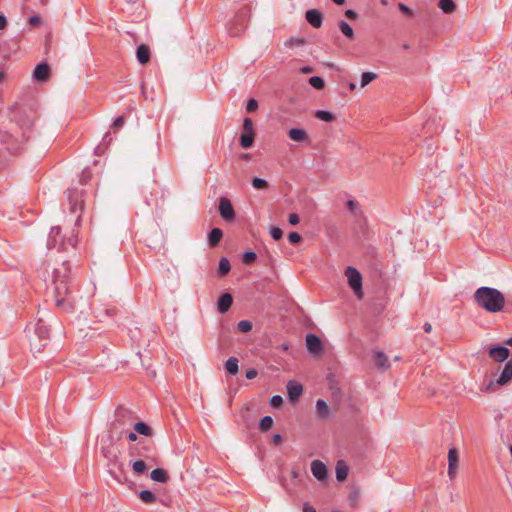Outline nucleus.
Here are the masks:
<instances>
[{"instance_id": "obj_61", "label": "nucleus", "mask_w": 512, "mask_h": 512, "mask_svg": "<svg viewBox=\"0 0 512 512\" xmlns=\"http://www.w3.org/2000/svg\"><path fill=\"white\" fill-rule=\"evenodd\" d=\"M303 512H316V509L308 504H305L303 507Z\"/></svg>"}, {"instance_id": "obj_62", "label": "nucleus", "mask_w": 512, "mask_h": 512, "mask_svg": "<svg viewBox=\"0 0 512 512\" xmlns=\"http://www.w3.org/2000/svg\"><path fill=\"white\" fill-rule=\"evenodd\" d=\"M423 329L425 333H430L432 331V325L428 322L424 323Z\"/></svg>"}, {"instance_id": "obj_14", "label": "nucleus", "mask_w": 512, "mask_h": 512, "mask_svg": "<svg viewBox=\"0 0 512 512\" xmlns=\"http://www.w3.org/2000/svg\"><path fill=\"white\" fill-rule=\"evenodd\" d=\"M306 21L314 28H320L323 23V15L318 9H309L305 13Z\"/></svg>"}, {"instance_id": "obj_9", "label": "nucleus", "mask_w": 512, "mask_h": 512, "mask_svg": "<svg viewBox=\"0 0 512 512\" xmlns=\"http://www.w3.org/2000/svg\"><path fill=\"white\" fill-rule=\"evenodd\" d=\"M83 190H79L77 188L68 189L67 197L70 204L71 212H76L78 209L82 210L83 208Z\"/></svg>"}, {"instance_id": "obj_39", "label": "nucleus", "mask_w": 512, "mask_h": 512, "mask_svg": "<svg viewBox=\"0 0 512 512\" xmlns=\"http://www.w3.org/2000/svg\"><path fill=\"white\" fill-rule=\"evenodd\" d=\"M111 141H112V137H111L110 133L109 132L105 133V135L103 136L102 142L100 143V145H98L95 148V154L101 155V153L103 151V147L108 145Z\"/></svg>"}, {"instance_id": "obj_33", "label": "nucleus", "mask_w": 512, "mask_h": 512, "mask_svg": "<svg viewBox=\"0 0 512 512\" xmlns=\"http://www.w3.org/2000/svg\"><path fill=\"white\" fill-rule=\"evenodd\" d=\"M139 498L144 503H154L156 501L155 494L152 491L148 490V489L141 490L139 492Z\"/></svg>"}, {"instance_id": "obj_37", "label": "nucleus", "mask_w": 512, "mask_h": 512, "mask_svg": "<svg viewBox=\"0 0 512 512\" xmlns=\"http://www.w3.org/2000/svg\"><path fill=\"white\" fill-rule=\"evenodd\" d=\"M315 117L324 122H332L335 120L334 114L326 110H318L315 113Z\"/></svg>"}, {"instance_id": "obj_52", "label": "nucleus", "mask_w": 512, "mask_h": 512, "mask_svg": "<svg viewBox=\"0 0 512 512\" xmlns=\"http://www.w3.org/2000/svg\"><path fill=\"white\" fill-rule=\"evenodd\" d=\"M29 24L32 27H36L41 24V18L38 15H33L29 18Z\"/></svg>"}, {"instance_id": "obj_57", "label": "nucleus", "mask_w": 512, "mask_h": 512, "mask_svg": "<svg viewBox=\"0 0 512 512\" xmlns=\"http://www.w3.org/2000/svg\"><path fill=\"white\" fill-rule=\"evenodd\" d=\"M345 15L348 18H350V19H356L357 18V13L354 10H352V9L346 10Z\"/></svg>"}, {"instance_id": "obj_5", "label": "nucleus", "mask_w": 512, "mask_h": 512, "mask_svg": "<svg viewBox=\"0 0 512 512\" xmlns=\"http://www.w3.org/2000/svg\"><path fill=\"white\" fill-rule=\"evenodd\" d=\"M34 335L39 340V343H36L33 338H31V349L37 352H40L42 348H44L47 344V341L50 336L49 327L43 322L42 319H39L35 325Z\"/></svg>"}, {"instance_id": "obj_53", "label": "nucleus", "mask_w": 512, "mask_h": 512, "mask_svg": "<svg viewBox=\"0 0 512 512\" xmlns=\"http://www.w3.org/2000/svg\"><path fill=\"white\" fill-rule=\"evenodd\" d=\"M346 207L350 212H354L358 208V203L355 200H348L346 203Z\"/></svg>"}, {"instance_id": "obj_26", "label": "nucleus", "mask_w": 512, "mask_h": 512, "mask_svg": "<svg viewBox=\"0 0 512 512\" xmlns=\"http://www.w3.org/2000/svg\"><path fill=\"white\" fill-rule=\"evenodd\" d=\"M348 466L345 464L344 461L340 460L337 462L336 465V478L338 481L342 482L344 481L348 476Z\"/></svg>"}, {"instance_id": "obj_58", "label": "nucleus", "mask_w": 512, "mask_h": 512, "mask_svg": "<svg viewBox=\"0 0 512 512\" xmlns=\"http://www.w3.org/2000/svg\"><path fill=\"white\" fill-rule=\"evenodd\" d=\"M136 433H137V432H135V431H129V432L127 433V438L129 439V441H132V442L137 441V439H138V438H137Z\"/></svg>"}, {"instance_id": "obj_64", "label": "nucleus", "mask_w": 512, "mask_h": 512, "mask_svg": "<svg viewBox=\"0 0 512 512\" xmlns=\"http://www.w3.org/2000/svg\"><path fill=\"white\" fill-rule=\"evenodd\" d=\"M506 344L512 346V337L506 340Z\"/></svg>"}, {"instance_id": "obj_18", "label": "nucleus", "mask_w": 512, "mask_h": 512, "mask_svg": "<svg viewBox=\"0 0 512 512\" xmlns=\"http://www.w3.org/2000/svg\"><path fill=\"white\" fill-rule=\"evenodd\" d=\"M287 392L290 401L294 402L296 401L303 392V387L301 384L297 383L296 381L290 380L287 383Z\"/></svg>"}, {"instance_id": "obj_30", "label": "nucleus", "mask_w": 512, "mask_h": 512, "mask_svg": "<svg viewBox=\"0 0 512 512\" xmlns=\"http://www.w3.org/2000/svg\"><path fill=\"white\" fill-rule=\"evenodd\" d=\"M439 8L447 14L455 11L456 5L453 0H439Z\"/></svg>"}, {"instance_id": "obj_15", "label": "nucleus", "mask_w": 512, "mask_h": 512, "mask_svg": "<svg viewBox=\"0 0 512 512\" xmlns=\"http://www.w3.org/2000/svg\"><path fill=\"white\" fill-rule=\"evenodd\" d=\"M510 351L505 346H492L489 348V356L496 362H503L509 357Z\"/></svg>"}, {"instance_id": "obj_27", "label": "nucleus", "mask_w": 512, "mask_h": 512, "mask_svg": "<svg viewBox=\"0 0 512 512\" xmlns=\"http://www.w3.org/2000/svg\"><path fill=\"white\" fill-rule=\"evenodd\" d=\"M238 364H239V360L236 357L231 356L227 359V361L225 363V369L229 374L235 375L238 373V370H239Z\"/></svg>"}, {"instance_id": "obj_42", "label": "nucleus", "mask_w": 512, "mask_h": 512, "mask_svg": "<svg viewBox=\"0 0 512 512\" xmlns=\"http://www.w3.org/2000/svg\"><path fill=\"white\" fill-rule=\"evenodd\" d=\"M256 258H257V254L254 251L249 250L243 254L242 261L244 264L250 265L256 260Z\"/></svg>"}, {"instance_id": "obj_25", "label": "nucleus", "mask_w": 512, "mask_h": 512, "mask_svg": "<svg viewBox=\"0 0 512 512\" xmlns=\"http://www.w3.org/2000/svg\"><path fill=\"white\" fill-rule=\"evenodd\" d=\"M150 477L153 481L159 483H166L169 480L167 472L162 468H156L152 470Z\"/></svg>"}, {"instance_id": "obj_2", "label": "nucleus", "mask_w": 512, "mask_h": 512, "mask_svg": "<svg viewBox=\"0 0 512 512\" xmlns=\"http://www.w3.org/2000/svg\"><path fill=\"white\" fill-rule=\"evenodd\" d=\"M474 299L479 307L490 313L500 312L505 304L503 293L496 288L487 286L478 288L474 293Z\"/></svg>"}, {"instance_id": "obj_41", "label": "nucleus", "mask_w": 512, "mask_h": 512, "mask_svg": "<svg viewBox=\"0 0 512 512\" xmlns=\"http://www.w3.org/2000/svg\"><path fill=\"white\" fill-rule=\"evenodd\" d=\"M237 329L241 333H248L252 330V323L249 320H241L237 323Z\"/></svg>"}, {"instance_id": "obj_8", "label": "nucleus", "mask_w": 512, "mask_h": 512, "mask_svg": "<svg viewBox=\"0 0 512 512\" xmlns=\"http://www.w3.org/2000/svg\"><path fill=\"white\" fill-rule=\"evenodd\" d=\"M60 227L54 226L50 229L48 239H47V248L54 249L56 248L58 251L66 250V243L64 238L60 237Z\"/></svg>"}, {"instance_id": "obj_54", "label": "nucleus", "mask_w": 512, "mask_h": 512, "mask_svg": "<svg viewBox=\"0 0 512 512\" xmlns=\"http://www.w3.org/2000/svg\"><path fill=\"white\" fill-rule=\"evenodd\" d=\"M65 243H66V247L69 245L71 247H75L76 244H77V237L72 235L71 237L67 238V239H64Z\"/></svg>"}, {"instance_id": "obj_60", "label": "nucleus", "mask_w": 512, "mask_h": 512, "mask_svg": "<svg viewBox=\"0 0 512 512\" xmlns=\"http://www.w3.org/2000/svg\"><path fill=\"white\" fill-rule=\"evenodd\" d=\"M281 441H282V436H281L279 433H275V434L272 436V442H273L274 444H279Z\"/></svg>"}, {"instance_id": "obj_46", "label": "nucleus", "mask_w": 512, "mask_h": 512, "mask_svg": "<svg viewBox=\"0 0 512 512\" xmlns=\"http://www.w3.org/2000/svg\"><path fill=\"white\" fill-rule=\"evenodd\" d=\"M288 240L291 244L295 245L301 242L302 237L298 232H290L288 235Z\"/></svg>"}, {"instance_id": "obj_10", "label": "nucleus", "mask_w": 512, "mask_h": 512, "mask_svg": "<svg viewBox=\"0 0 512 512\" xmlns=\"http://www.w3.org/2000/svg\"><path fill=\"white\" fill-rule=\"evenodd\" d=\"M219 213L223 220L231 222L235 219V211L230 200L222 197L219 200Z\"/></svg>"}, {"instance_id": "obj_19", "label": "nucleus", "mask_w": 512, "mask_h": 512, "mask_svg": "<svg viewBox=\"0 0 512 512\" xmlns=\"http://www.w3.org/2000/svg\"><path fill=\"white\" fill-rule=\"evenodd\" d=\"M232 303H233V298H232L231 294L230 293H223L219 297L218 302H217L218 311L221 314L226 313L230 309Z\"/></svg>"}, {"instance_id": "obj_7", "label": "nucleus", "mask_w": 512, "mask_h": 512, "mask_svg": "<svg viewBox=\"0 0 512 512\" xmlns=\"http://www.w3.org/2000/svg\"><path fill=\"white\" fill-rule=\"evenodd\" d=\"M345 275L348 278V284L354 291V293L361 298L362 297V276L360 272L354 267H347L345 269Z\"/></svg>"}, {"instance_id": "obj_59", "label": "nucleus", "mask_w": 512, "mask_h": 512, "mask_svg": "<svg viewBox=\"0 0 512 512\" xmlns=\"http://www.w3.org/2000/svg\"><path fill=\"white\" fill-rule=\"evenodd\" d=\"M7 25V19L6 17L0 13V30H3Z\"/></svg>"}, {"instance_id": "obj_20", "label": "nucleus", "mask_w": 512, "mask_h": 512, "mask_svg": "<svg viewBox=\"0 0 512 512\" xmlns=\"http://www.w3.org/2000/svg\"><path fill=\"white\" fill-rule=\"evenodd\" d=\"M290 139L296 142H309V137L304 129L291 128L288 132Z\"/></svg>"}, {"instance_id": "obj_17", "label": "nucleus", "mask_w": 512, "mask_h": 512, "mask_svg": "<svg viewBox=\"0 0 512 512\" xmlns=\"http://www.w3.org/2000/svg\"><path fill=\"white\" fill-rule=\"evenodd\" d=\"M50 67L47 63L38 64L33 72V77L39 82H45L49 79Z\"/></svg>"}, {"instance_id": "obj_13", "label": "nucleus", "mask_w": 512, "mask_h": 512, "mask_svg": "<svg viewBox=\"0 0 512 512\" xmlns=\"http://www.w3.org/2000/svg\"><path fill=\"white\" fill-rule=\"evenodd\" d=\"M311 472L313 476L319 481L326 480L328 475L326 465L320 460H313L311 462Z\"/></svg>"}, {"instance_id": "obj_29", "label": "nucleus", "mask_w": 512, "mask_h": 512, "mask_svg": "<svg viewBox=\"0 0 512 512\" xmlns=\"http://www.w3.org/2000/svg\"><path fill=\"white\" fill-rule=\"evenodd\" d=\"M316 412L319 417L326 419L329 416V407L323 399L316 401Z\"/></svg>"}, {"instance_id": "obj_56", "label": "nucleus", "mask_w": 512, "mask_h": 512, "mask_svg": "<svg viewBox=\"0 0 512 512\" xmlns=\"http://www.w3.org/2000/svg\"><path fill=\"white\" fill-rule=\"evenodd\" d=\"M124 125V117L123 116H119L117 117L114 122H113V127L114 128H120Z\"/></svg>"}, {"instance_id": "obj_21", "label": "nucleus", "mask_w": 512, "mask_h": 512, "mask_svg": "<svg viewBox=\"0 0 512 512\" xmlns=\"http://www.w3.org/2000/svg\"><path fill=\"white\" fill-rule=\"evenodd\" d=\"M512 379V361H507L504 365L503 371L501 372L497 383L499 385H505Z\"/></svg>"}, {"instance_id": "obj_40", "label": "nucleus", "mask_w": 512, "mask_h": 512, "mask_svg": "<svg viewBox=\"0 0 512 512\" xmlns=\"http://www.w3.org/2000/svg\"><path fill=\"white\" fill-rule=\"evenodd\" d=\"M309 83L313 88L318 89V90L323 89L325 86V82H324L323 78H321L319 76L310 77Z\"/></svg>"}, {"instance_id": "obj_12", "label": "nucleus", "mask_w": 512, "mask_h": 512, "mask_svg": "<svg viewBox=\"0 0 512 512\" xmlns=\"http://www.w3.org/2000/svg\"><path fill=\"white\" fill-rule=\"evenodd\" d=\"M233 26L230 28L231 36H238L246 28V11H241L237 14L232 23Z\"/></svg>"}, {"instance_id": "obj_51", "label": "nucleus", "mask_w": 512, "mask_h": 512, "mask_svg": "<svg viewBox=\"0 0 512 512\" xmlns=\"http://www.w3.org/2000/svg\"><path fill=\"white\" fill-rule=\"evenodd\" d=\"M300 218L297 213H290L288 216V222L290 225L295 226L299 223Z\"/></svg>"}, {"instance_id": "obj_24", "label": "nucleus", "mask_w": 512, "mask_h": 512, "mask_svg": "<svg viewBox=\"0 0 512 512\" xmlns=\"http://www.w3.org/2000/svg\"><path fill=\"white\" fill-rule=\"evenodd\" d=\"M134 431L140 435L151 437L153 435L152 428L143 421H139L133 424Z\"/></svg>"}, {"instance_id": "obj_55", "label": "nucleus", "mask_w": 512, "mask_h": 512, "mask_svg": "<svg viewBox=\"0 0 512 512\" xmlns=\"http://www.w3.org/2000/svg\"><path fill=\"white\" fill-rule=\"evenodd\" d=\"M257 374H258L257 370L255 368H251L246 371L245 376L248 380H252L257 376Z\"/></svg>"}, {"instance_id": "obj_44", "label": "nucleus", "mask_w": 512, "mask_h": 512, "mask_svg": "<svg viewBox=\"0 0 512 512\" xmlns=\"http://www.w3.org/2000/svg\"><path fill=\"white\" fill-rule=\"evenodd\" d=\"M252 186L255 189H264V188H266L268 186V183H267V181L265 179L255 177L252 180Z\"/></svg>"}, {"instance_id": "obj_45", "label": "nucleus", "mask_w": 512, "mask_h": 512, "mask_svg": "<svg viewBox=\"0 0 512 512\" xmlns=\"http://www.w3.org/2000/svg\"><path fill=\"white\" fill-rule=\"evenodd\" d=\"M270 235L274 240L278 241L282 238L283 232L279 227L272 226L270 229Z\"/></svg>"}, {"instance_id": "obj_16", "label": "nucleus", "mask_w": 512, "mask_h": 512, "mask_svg": "<svg viewBox=\"0 0 512 512\" xmlns=\"http://www.w3.org/2000/svg\"><path fill=\"white\" fill-rule=\"evenodd\" d=\"M458 467V452L455 448L449 449L448 452V476L453 479L456 477Z\"/></svg>"}, {"instance_id": "obj_28", "label": "nucleus", "mask_w": 512, "mask_h": 512, "mask_svg": "<svg viewBox=\"0 0 512 512\" xmlns=\"http://www.w3.org/2000/svg\"><path fill=\"white\" fill-rule=\"evenodd\" d=\"M374 362H375V365L381 369H386L389 367L388 358L382 351L375 352Z\"/></svg>"}, {"instance_id": "obj_32", "label": "nucleus", "mask_w": 512, "mask_h": 512, "mask_svg": "<svg viewBox=\"0 0 512 512\" xmlns=\"http://www.w3.org/2000/svg\"><path fill=\"white\" fill-rule=\"evenodd\" d=\"M339 29L341 32L348 38L352 39L354 37V31L353 28L344 20H341L338 23Z\"/></svg>"}, {"instance_id": "obj_6", "label": "nucleus", "mask_w": 512, "mask_h": 512, "mask_svg": "<svg viewBox=\"0 0 512 512\" xmlns=\"http://www.w3.org/2000/svg\"><path fill=\"white\" fill-rule=\"evenodd\" d=\"M18 140L6 131H0V157L15 155L19 150Z\"/></svg>"}, {"instance_id": "obj_4", "label": "nucleus", "mask_w": 512, "mask_h": 512, "mask_svg": "<svg viewBox=\"0 0 512 512\" xmlns=\"http://www.w3.org/2000/svg\"><path fill=\"white\" fill-rule=\"evenodd\" d=\"M129 455L155 462L156 447L152 441L143 440L129 447Z\"/></svg>"}, {"instance_id": "obj_50", "label": "nucleus", "mask_w": 512, "mask_h": 512, "mask_svg": "<svg viewBox=\"0 0 512 512\" xmlns=\"http://www.w3.org/2000/svg\"><path fill=\"white\" fill-rule=\"evenodd\" d=\"M398 8L401 12H403L405 15L411 17L413 15V12L412 10L407 6L405 5L404 3L402 2H399L398 3Z\"/></svg>"}, {"instance_id": "obj_63", "label": "nucleus", "mask_w": 512, "mask_h": 512, "mask_svg": "<svg viewBox=\"0 0 512 512\" xmlns=\"http://www.w3.org/2000/svg\"><path fill=\"white\" fill-rule=\"evenodd\" d=\"M5 72L0 69V84H2L5 81Z\"/></svg>"}, {"instance_id": "obj_36", "label": "nucleus", "mask_w": 512, "mask_h": 512, "mask_svg": "<svg viewBox=\"0 0 512 512\" xmlns=\"http://www.w3.org/2000/svg\"><path fill=\"white\" fill-rule=\"evenodd\" d=\"M254 141V133H242L240 136V145L243 148H249Z\"/></svg>"}, {"instance_id": "obj_11", "label": "nucleus", "mask_w": 512, "mask_h": 512, "mask_svg": "<svg viewBox=\"0 0 512 512\" xmlns=\"http://www.w3.org/2000/svg\"><path fill=\"white\" fill-rule=\"evenodd\" d=\"M306 347L307 350L313 354H320L323 350L321 339L313 333H308L306 335Z\"/></svg>"}, {"instance_id": "obj_48", "label": "nucleus", "mask_w": 512, "mask_h": 512, "mask_svg": "<svg viewBox=\"0 0 512 512\" xmlns=\"http://www.w3.org/2000/svg\"><path fill=\"white\" fill-rule=\"evenodd\" d=\"M258 108V102L256 99H250L246 105V111L248 113L254 112Z\"/></svg>"}, {"instance_id": "obj_47", "label": "nucleus", "mask_w": 512, "mask_h": 512, "mask_svg": "<svg viewBox=\"0 0 512 512\" xmlns=\"http://www.w3.org/2000/svg\"><path fill=\"white\" fill-rule=\"evenodd\" d=\"M243 133H254L253 122L250 118H245L243 121Z\"/></svg>"}, {"instance_id": "obj_31", "label": "nucleus", "mask_w": 512, "mask_h": 512, "mask_svg": "<svg viewBox=\"0 0 512 512\" xmlns=\"http://www.w3.org/2000/svg\"><path fill=\"white\" fill-rule=\"evenodd\" d=\"M230 269H231V265H230L229 260L225 257H222L219 261V266H218L219 276L223 277V276L227 275L229 273Z\"/></svg>"}, {"instance_id": "obj_49", "label": "nucleus", "mask_w": 512, "mask_h": 512, "mask_svg": "<svg viewBox=\"0 0 512 512\" xmlns=\"http://www.w3.org/2000/svg\"><path fill=\"white\" fill-rule=\"evenodd\" d=\"M282 403H283V399L280 395H274L270 399V405L272 407H279L282 405Z\"/></svg>"}, {"instance_id": "obj_43", "label": "nucleus", "mask_w": 512, "mask_h": 512, "mask_svg": "<svg viewBox=\"0 0 512 512\" xmlns=\"http://www.w3.org/2000/svg\"><path fill=\"white\" fill-rule=\"evenodd\" d=\"M91 178H92V171H91V169L88 168V167H85L82 170L81 174H80V180H79L80 183L82 185H85V184H87L90 181Z\"/></svg>"}, {"instance_id": "obj_34", "label": "nucleus", "mask_w": 512, "mask_h": 512, "mask_svg": "<svg viewBox=\"0 0 512 512\" xmlns=\"http://www.w3.org/2000/svg\"><path fill=\"white\" fill-rule=\"evenodd\" d=\"M377 78V74L374 72L366 71L362 73L360 87L364 88Z\"/></svg>"}, {"instance_id": "obj_23", "label": "nucleus", "mask_w": 512, "mask_h": 512, "mask_svg": "<svg viewBox=\"0 0 512 512\" xmlns=\"http://www.w3.org/2000/svg\"><path fill=\"white\" fill-rule=\"evenodd\" d=\"M223 237V232L220 228H213L208 234V245L216 247Z\"/></svg>"}, {"instance_id": "obj_38", "label": "nucleus", "mask_w": 512, "mask_h": 512, "mask_svg": "<svg viewBox=\"0 0 512 512\" xmlns=\"http://www.w3.org/2000/svg\"><path fill=\"white\" fill-rule=\"evenodd\" d=\"M273 425V419L271 416H264L259 421V429L263 432L268 431Z\"/></svg>"}, {"instance_id": "obj_22", "label": "nucleus", "mask_w": 512, "mask_h": 512, "mask_svg": "<svg viewBox=\"0 0 512 512\" xmlns=\"http://www.w3.org/2000/svg\"><path fill=\"white\" fill-rule=\"evenodd\" d=\"M136 57L140 64H146L150 59V49L148 46L141 44L137 47Z\"/></svg>"}, {"instance_id": "obj_35", "label": "nucleus", "mask_w": 512, "mask_h": 512, "mask_svg": "<svg viewBox=\"0 0 512 512\" xmlns=\"http://www.w3.org/2000/svg\"><path fill=\"white\" fill-rule=\"evenodd\" d=\"M132 469L136 474H143L147 470L145 459L139 458L132 463Z\"/></svg>"}, {"instance_id": "obj_1", "label": "nucleus", "mask_w": 512, "mask_h": 512, "mask_svg": "<svg viewBox=\"0 0 512 512\" xmlns=\"http://www.w3.org/2000/svg\"><path fill=\"white\" fill-rule=\"evenodd\" d=\"M52 285L54 286V298L56 306L63 311L72 313L75 310V301L72 296L70 282V268L67 262H62L52 271Z\"/></svg>"}, {"instance_id": "obj_3", "label": "nucleus", "mask_w": 512, "mask_h": 512, "mask_svg": "<svg viewBox=\"0 0 512 512\" xmlns=\"http://www.w3.org/2000/svg\"><path fill=\"white\" fill-rule=\"evenodd\" d=\"M136 419L137 415L132 410L125 407H118L115 411V419L112 422V429L119 430L120 434H122L133 426Z\"/></svg>"}]
</instances>
